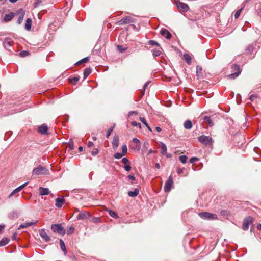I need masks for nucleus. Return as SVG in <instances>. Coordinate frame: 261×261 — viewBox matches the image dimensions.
Here are the masks:
<instances>
[{
    "instance_id": "1",
    "label": "nucleus",
    "mask_w": 261,
    "mask_h": 261,
    "mask_svg": "<svg viewBox=\"0 0 261 261\" xmlns=\"http://www.w3.org/2000/svg\"><path fill=\"white\" fill-rule=\"evenodd\" d=\"M51 229L54 232L60 235L63 236L65 234V230L61 224H53Z\"/></svg>"
},
{
    "instance_id": "2",
    "label": "nucleus",
    "mask_w": 261,
    "mask_h": 261,
    "mask_svg": "<svg viewBox=\"0 0 261 261\" xmlns=\"http://www.w3.org/2000/svg\"><path fill=\"white\" fill-rule=\"evenodd\" d=\"M48 173V170L47 168L41 166H39L37 168L34 169L32 172L33 175H45Z\"/></svg>"
},
{
    "instance_id": "3",
    "label": "nucleus",
    "mask_w": 261,
    "mask_h": 261,
    "mask_svg": "<svg viewBox=\"0 0 261 261\" xmlns=\"http://www.w3.org/2000/svg\"><path fill=\"white\" fill-rule=\"evenodd\" d=\"M198 140L201 143L206 146L213 144L212 138L210 136L201 135L198 138Z\"/></svg>"
},
{
    "instance_id": "4",
    "label": "nucleus",
    "mask_w": 261,
    "mask_h": 261,
    "mask_svg": "<svg viewBox=\"0 0 261 261\" xmlns=\"http://www.w3.org/2000/svg\"><path fill=\"white\" fill-rule=\"evenodd\" d=\"M198 215L202 219L206 220H216L217 215L215 214H211L208 212H202L198 214Z\"/></svg>"
},
{
    "instance_id": "5",
    "label": "nucleus",
    "mask_w": 261,
    "mask_h": 261,
    "mask_svg": "<svg viewBox=\"0 0 261 261\" xmlns=\"http://www.w3.org/2000/svg\"><path fill=\"white\" fill-rule=\"evenodd\" d=\"M14 44V41L12 39L9 37L6 38L3 43L4 47L9 51H11L13 49L12 46Z\"/></svg>"
},
{
    "instance_id": "6",
    "label": "nucleus",
    "mask_w": 261,
    "mask_h": 261,
    "mask_svg": "<svg viewBox=\"0 0 261 261\" xmlns=\"http://www.w3.org/2000/svg\"><path fill=\"white\" fill-rule=\"evenodd\" d=\"M173 185V181L172 178V176L170 175L168 179L166 180L164 187V191L165 192H169L171 189V187Z\"/></svg>"
},
{
    "instance_id": "7",
    "label": "nucleus",
    "mask_w": 261,
    "mask_h": 261,
    "mask_svg": "<svg viewBox=\"0 0 261 261\" xmlns=\"http://www.w3.org/2000/svg\"><path fill=\"white\" fill-rule=\"evenodd\" d=\"M253 219L251 217H248L244 219L242 224V229L244 230H247L249 225L252 223Z\"/></svg>"
},
{
    "instance_id": "8",
    "label": "nucleus",
    "mask_w": 261,
    "mask_h": 261,
    "mask_svg": "<svg viewBox=\"0 0 261 261\" xmlns=\"http://www.w3.org/2000/svg\"><path fill=\"white\" fill-rule=\"evenodd\" d=\"M134 19L130 16H127L122 18L118 22V23L120 25L127 24L134 22Z\"/></svg>"
},
{
    "instance_id": "9",
    "label": "nucleus",
    "mask_w": 261,
    "mask_h": 261,
    "mask_svg": "<svg viewBox=\"0 0 261 261\" xmlns=\"http://www.w3.org/2000/svg\"><path fill=\"white\" fill-rule=\"evenodd\" d=\"M39 234L45 242H47L50 240V237L46 233L44 229H42L39 231Z\"/></svg>"
},
{
    "instance_id": "10",
    "label": "nucleus",
    "mask_w": 261,
    "mask_h": 261,
    "mask_svg": "<svg viewBox=\"0 0 261 261\" xmlns=\"http://www.w3.org/2000/svg\"><path fill=\"white\" fill-rule=\"evenodd\" d=\"M177 7L180 12H186L189 10V6L186 4L179 2L177 4Z\"/></svg>"
},
{
    "instance_id": "11",
    "label": "nucleus",
    "mask_w": 261,
    "mask_h": 261,
    "mask_svg": "<svg viewBox=\"0 0 261 261\" xmlns=\"http://www.w3.org/2000/svg\"><path fill=\"white\" fill-rule=\"evenodd\" d=\"M38 132L41 135H47L48 134V127L45 124H43L41 125L38 128Z\"/></svg>"
},
{
    "instance_id": "12",
    "label": "nucleus",
    "mask_w": 261,
    "mask_h": 261,
    "mask_svg": "<svg viewBox=\"0 0 261 261\" xmlns=\"http://www.w3.org/2000/svg\"><path fill=\"white\" fill-rule=\"evenodd\" d=\"M38 221L36 220L34 222H26L22 224H21L19 226V227L17 228V230H20L21 229H23L25 228H27L28 227H30L32 225H36L38 223Z\"/></svg>"
},
{
    "instance_id": "13",
    "label": "nucleus",
    "mask_w": 261,
    "mask_h": 261,
    "mask_svg": "<svg viewBox=\"0 0 261 261\" xmlns=\"http://www.w3.org/2000/svg\"><path fill=\"white\" fill-rule=\"evenodd\" d=\"M90 216V214L88 212L84 211L80 213L77 216V220H85L87 219Z\"/></svg>"
},
{
    "instance_id": "14",
    "label": "nucleus",
    "mask_w": 261,
    "mask_h": 261,
    "mask_svg": "<svg viewBox=\"0 0 261 261\" xmlns=\"http://www.w3.org/2000/svg\"><path fill=\"white\" fill-rule=\"evenodd\" d=\"M233 69L236 70H237V71L234 73H232V74H231L229 75V76L231 79H235L236 77H237L241 72V71L240 70V67L238 65L235 64L233 66Z\"/></svg>"
},
{
    "instance_id": "15",
    "label": "nucleus",
    "mask_w": 261,
    "mask_h": 261,
    "mask_svg": "<svg viewBox=\"0 0 261 261\" xmlns=\"http://www.w3.org/2000/svg\"><path fill=\"white\" fill-rule=\"evenodd\" d=\"M25 14V12L22 9H20L17 10V15H19V17L17 20V22L20 24L23 19L24 16Z\"/></svg>"
},
{
    "instance_id": "16",
    "label": "nucleus",
    "mask_w": 261,
    "mask_h": 261,
    "mask_svg": "<svg viewBox=\"0 0 261 261\" xmlns=\"http://www.w3.org/2000/svg\"><path fill=\"white\" fill-rule=\"evenodd\" d=\"M15 15V13L13 12H10L8 14H6L4 15V18H3V21L7 22L10 21L12 19V18L14 17Z\"/></svg>"
},
{
    "instance_id": "17",
    "label": "nucleus",
    "mask_w": 261,
    "mask_h": 261,
    "mask_svg": "<svg viewBox=\"0 0 261 261\" xmlns=\"http://www.w3.org/2000/svg\"><path fill=\"white\" fill-rule=\"evenodd\" d=\"M65 203V200L64 198H57L56 199L55 205L58 208L62 207Z\"/></svg>"
},
{
    "instance_id": "18",
    "label": "nucleus",
    "mask_w": 261,
    "mask_h": 261,
    "mask_svg": "<svg viewBox=\"0 0 261 261\" xmlns=\"http://www.w3.org/2000/svg\"><path fill=\"white\" fill-rule=\"evenodd\" d=\"M112 146L114 150H116L119 146V137L115 136L112 141Z\"/></svg>"
},
{
    "instance_id": "19",
    "label": "nucleus",
    "mask_w": 261,
    "mask_h": 261,
    "mask_svg": "<svg viewBox=\"0 0 261 261\" xmlns=\"http://www.w3.org/2000/svg\"><path fill=\"white\" fill-rule=\"evenodd\" d=\"M160 33L162 36H164L167 39H170L172 36L171 34L167 30L165 29H162L160 31Z\"/></svg>"
},
{
    "instance_id": "20",
    "label": "nucleus",
    "mask_w": 261,
    "mask_h": 261,
    "mask_svg": "<svg viewBox=\"0 0 261 261\" xmlns=\"http://www.w3.org/2000/svg\"><path fill=\"white\" fill-rule=\"evenodd\" d=\"M39 190V194L41 196L47 195L50 193L49 189L47 188L40 187Z\"/></svg>"
},
{
    "instance_id": "21",
    "label": "nucleus",
    "mask_w": 261,
    "mask_h": 261,
    "mask_svg": "<svg viewBox=\"0 0 261 261\" xmlns=\"http://www.w3.org/2000/svg\"><path fill=\"white\" fill-rule=\"evenodd\" d=\"M32 21L31 18H27L25 23L24 28L27 31H30L32 27Z\"/></svg>"
},
{
    "instance_id": "22",
    "label": "nucleus",
    "mask_w": 261,
    "mask_h": 261,
    "mask_svg": "<svg viewBox=\"0 0 261 261\" xmlns=\"http://www.w3.org/2000/svg\"><path fill=\"white\" fill-rule=\"evenodd\" d=\"M204 122L210 126H212L213 125V122L211 118L209 116H204L203 118Z\"/></svg>"
},
{
    "instance_id": "23",
    "label": "nucleus",
    "mask_w": 261,
    "mask_h": 261,
    "mask_svg": "<svg viewBox=\"0 0 261 261\" xmlns=\"http://www.w3.org/2000/svg\"><path fill=\"white\" fill-rule=\"evenodd\" d=\"M161 144V153L162 155H165L167 153V147L166 145L163 142H160Z\"/></svg>"
},
{
    "instance_id": "24",
    "label": "nucleus",
    "mask_w": 261,
    "mask_h": 261,
    "mask_svg": "<svg viewBox=\"0 0 261 261\" xmlns=\"http://www.w3.org/2000/svg\"><path fill=\"white\" fill-rule=\"evenodd\" d=\"M184 128L186 129H190L192 127V122L189 120H186L184 124Z\"/></svg>"
},
{
    "instance_id": "25",
    "label": "nucleus",
    "mask_w": 261,
    "mask_h": 261,
    "mask_svg": "<svg viewBox=\"0 0 261 261\" xmlns=\"http://www.w3.org/2000/svg\"><path fill=\"white\" fill-rule=\"evenodd\" d=\"M139 192V190L137 188H136L133 191H129L128 192V195L131 197H135L138 195Z\"/></svg>"
},
{
    "instance_id": "26",
    "label": "nucleus",
    "mask_w": 261,
    "mask_h": 261,
    "mask_svg": "<svg viewBox=\"0 0 261 261\" xmlns=\"http://www.w3.org/2000/svg\"><path fill=\"white\" fill-rule=\"evenodd\" d=\"M184 59L188 64H190L191 62V57L190 55L185 54L184 55Z\"/></svg>"
},
{
    "instance_id": "27",
    "label": "nucleus",
    "mask_w": 261,
    "mask_h": 261,
    "mask_svg": "<svg viewBox=\"0 0 261 261\" xmlns=\"http://www.w3.org/2000/svg\"><path fill=\"white\" fill-rule=\"evenodd\" d=\"M60 245L61 249L64 252V254H66L67 253V250L66 249V247H65L64 242L63 241V240H62V239L60 240Z\"/></svg>"
},
{
    "instance_id": "28",
    "label": "nucleus",
    "mask_w": 261,
    "mask_h": 261,
    "mask_svg": "<svg viewBox=\"0 0 261 261\" xmlns=\"http://www.w3.org/2000/svg\"><path fill=\"white\" fill-rule=\"evenodd\" d=\"M140 120L146 126L147 129L150 131L152 132V129L151 127L149 126L147 122H146L145 119L143 117H140Z\"/></svg>"
},
{
    "instance_id": "29",
    "label": "nucleus",
    "mask_w": 261,
    "mask_h": 261,
    "mask_svg": "<svg viewBox=\"0 0 261 261\" xmlns=\"http://www.w3.org/2000/svg\"><path fill=\"white\" fill-rule=\"evenodd\" d=\"M9 240L7 238H3L0 241V247L6 245L9 242Z\"/></svg>"
},
{
    "instance_id": "30",
    "label": "nucleus",
    "mask_w": 261,
    "mask_h": 261,
    "mask_svg": "<svg viewBox=\"0 0 261 261\" xmlns=\"http://www.w3.org/2000/svg\"><path fill=\"white\" fill-rule=\"evenodd\" d=\"M91 70L90 68H86L84 71V78H87L91 73Z\"/></svg>"
},
{
    "instance_id": "31",
    "label": "nucleus",
    "mask_w": 261,
    "mask_h": 261,
    "mask_svg": "<svg viewBox=\"0 0 261 261\" xmlns=\"http://www.w3.org/2000/svg\"><path fill=\"white\" fill-rule=\"evenodd\" d=\"M109 214L112 218H114L115 219H117L118 218V216L117 214L115 212H114L112 210L109 211Z\"/></svg>"
},
{
    "instance_id": "32",
    "label": "nucleus",
    "mask_w": 261,
    "mask_h": 261,
    "mask_svg": "<svg viewBox=\"0 0 261 261\" xmlns=\"http://www.w3.org/2000/svg\"><path fill=\"white\" fill-rule=\"evenodd\" d=\"M202 70V68L201 66H197L196 67V74H197V76L199 77L201 76Z\"/></svg>"
},
{
    "instance_id": "33",
    "label": "nucleus",
    "mask_w": 261,
    "mask_h": 261,
    "mask_svg": "<svg viewBox=\"0 0 261 261\" xmlns=\"http://www.w3.org/2000/svg\"><path fill=\"white\" fill-rule=\"evenodd\" d=\"M179 160L182 163L185 164L187 161V157L185 155H181L179 157Z\"/></svg>"
},
{
    "instance_id": "34",
    "label": "nucleus",
    "mask_w": 261,
    "mask_h": 261,
    "mask_svg": "<svg viewBox=\"0 0 261 261\" xmlns=\"http://www.w3.org/2000/svg\"><path fill=\"white\" fill-rule=\"evenodd\" d=\"M127 153V147L126 145L124 144L122 146V155H125Z\"/></svg>"
},
{
    "instance_id": "35",
    "label": "nucleus",
    "mask_w": 261,
    "mask_h": 261,
    "mask_svg": "<svg viewBox=\"0 0 261 261\" xmlns=\"http://www.w3.org/2000/svg\"><path fill=\"white\" fill-rule=\"evenodd\" d=\"M88 61H89L88 57H86L85 58H83L81 60L79 61V62H77L76 63V65L82 64L83 63H85L87 62Z\"/></svg>"
},
{
    "instance_id": "36",
    "label": "nucleus",
    "mask_w": 261,
    "mask_h": 261,
    "mask_svg": "<svg viewBox=\"0 0 261 261\" xmlns=\"http://www.w3.org/2000/svg\"><path fill=\"white\" fill-rule=\"evenodd\" d=\"M29 55H30L29 53L26 50L22 51L19 53V56L21 57H25L29 56Z\"/></svg>"
},
{
    "instance_id": "37",
    "label": "nucleus",
    "mask_w": 261,
    "mask_h": 261,
    "mask_svg": "<svg viewBox=\"0 0 261 261\" xmlns=\"http://www.w3.org/2000/svg\"><path fill=\"white\" fill-rule=\"evenodd\" d=\"M74 228L72 226H71L67 230V234L68 235L71 234L74 232Z\"/></svg>"
},
{
    "instance_id": "38",
    "label": "nucleus",
    "mask_w": 261,
    "mask_h": 261,
    "mask_svg": "<svg viewBox=\"0 0 261 261\" xmlns=\"http://www.w3.org/2000/svg\"><path fill=\"white\" fill-rule=\"evenodd\" d=\"M221 215L223 216H228L230 215V213L227 210H222L221 211Z\"/></svg>"
},
{
    "instance_id": "39",
    "label": "nucleus",
    "mask_w": 261,
    "mask_h": 261,
    "mask_svg": "<svg viewBox=\"0 0 261 261\" xmlns=\"http://www.w3.org/2000/svg\"><path fill=\"white\" fill-rule=\"evenodd\" d=\"M123 156H124V155H122V153H119V152H117L114 154V157L117 159H121Z\"/></svg>"
},
{
    "instance_id": "40",
    "label": "nucleus",
    "mask_w": 261,
    "mask_h": 261,
    "mask_svg": "<svg viewBox=\"0 0 261 261\" xmlns=\"http://www.w3.org/2000/svg\"><path fill=\"white\" fill-rule=\"evenodd\" d=\"M243 9V8H241V9H239V10H238L236 12V13H235V14H234V17H235V18H236V19H237V18H239V17L240 16V14H241V11H242V9Z\"/></svg>"
},
{
    "instance_id": "41",
    "label": "nucleus",
    "mask_w": 261,
    "mask_h": 261,
    "mask_svg": "<svg viewBox=\"0 0 261 261\" xmlns=\"http://www.w3.org/2000/svg\"><path fill=\"white\" fill-rule=\"evenodd\" d=\"M42 3V0H36V1L34 3V8H37L39 7Z\"/></svg>"
},
{
    "instance_id": "42",
    "label": "nucleus",
    "mask_w": 261,
    "mask_h": 261,
    "mask_svg": "<svg viewBox=\"0 0 261 261\" xmlns=\"http://www.w3.org/2000/svg\"><path fill=\"white\" fill-rule=\"evenodd\" d=\"M117 49L120 53H123L127 49V48H124L122 45H118Z\"/></svg>"
},
{
    "instance_id": "43",
    "label": "nucleus",
    "mask_w": 261,
    "mask_h": 261,
    "mask_svg": "<svg viewBox=\"0 0 261 261\" xmlns=\"http://www.w3.org/2000/svg\"><path fill=\"white\" fill-rule=\"evenodd\" d=\"M79 80V77H74L72 79H70V82L73 85H75Z\"/></svg>"
},
{
    "instance_id": "44",
    "label": "nucleus",
    "mask_w": 261,
    "mask_h": 261,
    "mask_svg": "<svg viewBox=\"0 0 261 261\" xmlns=\"http://www.w3.org/2000/svg\"><path fill=\"white\" fill-rule=\"evenodd\" d=\"M161 54V51L160 50H154L153 55L155 57L159 56Z\"/></svg>"
},
{
    "instance_id": "45",
    "label": "nucleus",
    "mask_w": 261,
    "mask_h": 261,
    "mask_svg": "<svg viewBox=\"0 0 261 261\" xmlns=\"http://www.w3.org/2000/svg\"><path fill=\"white\" fill-rule=\"evenodd\" d=\"M148 43L151 45H159L158 43L154 40H149Z\"/></svg>"
},
{
    "instance_id": "46",
    "label": "nucleus",
    "mask_w": 261,
    "mask_h": 261,
    "mask_svg": "<svg viewBox=\"0 0 261 261\" xmlns=\"http://www.w3.org/2000/svg\"><path fill=\"white\" fill-rule=\"evenodd\" d=\"M124 168L125 170L127 171H130L131 169H132V167L129 165V163H128V164L125 165Z\"/></svg>"
},
{
    "instance_id": "47",
    "label": "nucleus",
    "mask_w": 261,
    "mask_h": 261,
    "mask_svg": "<svg viewBox=\"0 0 261 261\" xmlns=\"http://www.w3.org/2000/svg\"><path fill=\"white\" fill-rule=\"evenodd\" d=\"M27 185V182L23 184V185L17 187V192L20 191L23 188Z\"/></svg>"
},
{
    "instance_id": "48",
    "label": "nucleus",
    "mask_w": 261,
    "mask_h": 261,
    "mask_svg": "<svg viewBox=\"0 0 261 261\" xmlns=\"http://www.w3.org/2000/svg\"><path fill=\"white\" fill-rule=\"evenodd\" d=\"M16 216V213L15 212H12L10 213L9 215V217L11 219L14 218Z\"/></svg>"
},
{
    "instance_id": "49",
    "label": "nucleus",
    "mask_w": 261,
    "mask_h": 261,
    "mask_svg": "<svg viewBox=\"0 0 261 261\" xmlns=\"http://www.w3.org/2000/svg\"><path fill=\"white\" fill-rule=\"evenodd\" d=\"M199 160V159L197 157H192L190 159V162L191 163H194L196 161H198Z\"/></svg>"
},
{
    "instance_id": "50",
    "label": "nucleus",
    "mask_w": 261,
    "mask_h": 261,
    "mask_svg": "<svg viewBox=\"0 0 261 261\" xmlns=\"http://www.w3.org/2000/svg\"><path fill=\"white\" fill-rule=\"evenodd\" d=\"M122 162L126 165V164H128L129 163V161L128 160V159L127 158H123L122 159Z\"/></svg>"
},
{
    "instance_id": "51",
    "label": "nucleus",
    "mask_w": 261,
    "mask_h": 261,
    "mask_svg": "<svg viewBox=\"0 0 261 261\" xmlns=\"http://www.w3.org/2000/svg\"><path fill=\"white\" fill-rule=\"evenodd\" d=\"M137 114H138V112L137 111H130L128 113V115L129 117H130L134 115H137Z\"/></svg>"
},
{
    "instance_id": "52",
    "label": "nucleus",
    "mask_w": 261,
    "mask_h": 261,
    "mask_svg": "<svg viewBox=\"0 0 261 261\" xmlns=\"http://www.w3.org/2000/svg\"><path fill=\"white\" fill-rule=\"evenodd\" d=\"M98 153V150L97 149H94L91 152L92 155L95 156Z\"/></svg>"
},
{
    "instance_id": "53",
    "label": "nucleus",
    "mask_w": 261,
    "mask_h": 261,
    "mask_svg": "<svg viewBox=\"0 0 261 261\" xmlns=\"http://www.w3.org/2000/svg\"><path fill=\"white\" fill-rule=\"evenodd\" d=\"M133 143H135L136 144H138L140 143V140L136 138H134L133 139Z\"/></svg>"
},
{
    "instance_id": "54",
    "label": "nucleus",
    "mask_w": 261,
    "mask_h": 261,
    "mask_svg": "<svg viewBox=\"0 0 261 261\" xmlns=\"http://www.w3.org/2000/svg\"><path fill=\"white\" fill-rule=\"evenodd\" d=\"M113 130V128H110L109 129L107 132V134H106V137L108 138H109V137L110 136Z\"/></svg>"
},
{
    "instance_id": "55",
    "label": "nucleus",
    "mask_w": 261,
    "mask_h": 261,
    "mask_svg": "<svg viewBox=\"0 0 261 261\" xmlns=\"http://www.w3.org/2000/svg\"><path fill=\"white\" fill-rule=\"evenodd\" d=\"M256 97H257V96L255 95L252 94L250 96L249 99L251 101H253L255 99V98H256Z\"/></svg>"
},
{
    "instance_id": "56",
    "label": "nucleus",
    "mask_w": 261,
    "mask_h": 261,
    "mask_svg": "<svg viewBox=\"0 0 261 261\" xmlns=\"http://www.w3.org/2000/svg\"><path fill=\"white\" fill-rule=\"evenodd\" d=\"M183 171H184V168H178L177 169V173L178 174H180L181 173H182L183 172Z\"/></svg>"
},
{
    "instance_id": "57",
    "label": "nucleus",
    "mask_w": 261,
    "mask_h": 261,
    "mask_svg": "<svg viewBox=\"0 0 261 261\" xmlns=\"http://www.w3.org/2000/svg\"><path fill=\"white\" fill-rule=\"evenodd\" d=\"M128 178L130 180H135V177L134 176V175H132V174H130L128 176Z\"/></svg>"
},
{
    "instance_id": "58",
    "label": "nucleus",
    "mask_w": 261,
    "mask_h": 261,
    "mask_svg": "<svg viewBox=\"0 0 261 261\" xmlns=\"http://www.w3.org/2000/svg\"><path fill=\"white\" fill-rule=\"evenodd\" d=\"M16 194V189H15L9 195V197H10Z\"/></svg>"
},
{
    "instance_id": "59",
    "label": "nucleus",
    "mask_w": 261,
    "mask_h": 261,
    "mask_svg": "<svg viewBox=\"0 0 261 261\" xmlns=\"http://www.w3.org/2000/svg\"><path fill=\"white\" fill-rule=\"evenodd\" d=\"M93 145H94L93 143L91 141H89L87 143V146L88 147H91L93 146Z\"/></svg>"
},
{
    "instance_id": "60",
    "label": "nucleus",
    "mask_w": 261,
    "mask_h": 261,
    "mask_svg": "<svg viewBox=\"0 0 261 261\" xmlns=\"http://www.w3.org/2000/svg\"><path fill=\"white\" fill-rule=\"evenodd\" d=\"M93 222L94 223H98L99 222V218H94L93 219Z\"/></svg>"
},
{
    "instance_id": "61",
    "label": "nucleus",
    "mask_w": 261,
    "mask_h": 261,
    "mask_svg": "<svg viewBox=\"0 0 261 261\" xmlns=\"http://www.w3.org/2000/svg\"><path fill=\"white\" fill-rule=\"evenodd\" d=\"M131 124L133 126H138V123L137 122H136V121H132L131 122Z\"/></svg>"
},
{
    "instance_id": "62",
    "label": "nucleus",
    "mask_w": 261,
    "mask_h": 261,
    "mask_svg": "<svg viewBox=\"0 0 261 261\" xmlns=\"http://www.w3.org/2000/svg\"><path fill=\"white\" fill-rule=\"evenodd\" d=\"M5 225H0V233L2 232V231L4 229Z\"/></svg>"
},
{
    "instance_id": "63",
    "label": "nucleus",
    "mask_w": 261,
    "mask_h": 261,
    "mask_svg": "<svg viewBox=\"0 0 261 261\" xmlns=\"http://www.w3.org/2000/svg\"><path fill=\"white\" fill-rule=\"evenodd\" d=\"M69 148H70L71 150L73 149V147H74L73 144V143H70V144H69Z\"/></svg>"
},
{
    "instance_id": "64",
    "label": "nucleus",
    "mask_w": 261,
    "mask_h": 261,
    "mask_svg": "<svg viewBox=\"0 0 261 261\" xmlns=\"http://www.w3.org/2000/svg\"><path fill=\"white\" fill-rule=\"evenodd\" d=\"M136 149L139 150L141 149V144H136Z\"/></svg>"
}]
</instances>
